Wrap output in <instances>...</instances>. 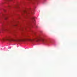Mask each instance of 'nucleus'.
<instances>
[{
    "label": "nucleus",
    "instance_id": "obj_1",
    "mask_svg": "<svg viewBox=\"0 0 77 77\" xmlns=\"http://www.w3.org/2000/svg\"><path fill=\"white\" fill-rule=\"evenodd\" d=\"M9 40V41H15V42H20V41H25L26 40H27L29 41H30L32 42L33 41V39H23L22 40H19V39H16L12 38L11 37H7L6 38H5V40Z\"/></svg>",
    "mask_w": 77,
    "mask_h": 77
},
{
    "label": "nucleus",
    "instance_id": "obj_2",
    "mask_svg": "<svg viewBox=\"0 0 77 77\" xmlns=\"http://www.w3.org/2000/svg\"><path fill=\"white\" fill-rule=\"evenodd\" d=\"M6 28H5V27H3V28H1V31H4V30H6Z\"/></svg>",
    "mask_w": 77,
    "mask_h": 77
},
{
    "label": "nucleus",
    "instance_id": "obj_3",
    "mask_svg": "<svg viewBox=\"0 0 77 77\" xmlns=\"http://www.w3.org/2000/svg\"><path fill=\"white\" fill-rule=\"evenodd\" d=\"M31 19L33 20V21H34V22H35V18L34 17H32L31 18Z\"/></svg>",
    "mask_w": 77,
    "mask_h": 77
},
{
    "label": "nucleus",
    "instance_id": "obj_4",
    "mask_svg": "<svg viewBox=\"0 0 77 77\" xmlns=\"http://www.w3.org/2000/svg\"><path fill=\"white\" fill-rule=\"evenodd\" d=\"M44 42H47V41L45 40V41H44Z\"/></svg>",
    "mask_w": 77,
    "mask_h": 77
},
{
    "label": "nucleus",
    "instance_id": "obj_5",
    "mask_svg": "<svg viewBox=\"0 0 77 77\" xmlns=\"http://www.w3.org/2000/svg\"><path fill=\"white\" fill-rule=\"evenodd\" d=\"M5 19H7V18H5Z\"/></svg>",
    "mask_w": 77,
    "mask_h": 77
},
{
    "label": "nucleus",
    "instance_id": "obj_6",
    "mask_svg": "<svg viewBox=\"0 0 77 77\" xmlns=\"http://www.w3.org/2000/svg\"><path fill=\"white\" fill-rule=\"evenodd\" d=\"M15 26H17V25H15Z\"/></svg>",
    "mask_w": 77,
    "mask_h": 77
}]
</instances>
